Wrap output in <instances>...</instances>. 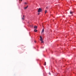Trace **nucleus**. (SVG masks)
Listing matches in <instances>:
<instances>
[{
  "label": "nucleus",
  "instance_id": "1",
  "mask_svg": "<svg viewBox=\"0 0 76 76\" xmlns=\"http://www.w3.org/2000/svg\"><path fill=\"white\" fill-rule=\"evenodd\" d=\"M42 9L41 8H39V9H38V12H39V13L40 12H41L42 11Z\"/></svg>",
  "mask_w": 76,
  "mask_h": 76
},
{
  "label": "nucleus",
  "instance_id": "2",
  "mask_svg": "<svg viewBox=\"0 0 76 76\" xmlns=\"http://www.w3.org/2000/svg\"><path fill=\"white\" fill-rule=\"evenodd\" d=\"M42 34H44V29L43 28L42 31Z\"/></svg>",
  "mask_w": 76,
  "mask_h": 76
},
{
  "label": "nucleus",
  "instance_id": "3",
  "mask_svg": "<svg viewBox=\"0 0 76 76\" xmlns=\"http://www.w3.org/2000/svg\"><path fill=\"white\" fill-rule=\"evenodd\" d=\"M23 18H22V20H24L25 19V15H23Z\"/></svg>",
  "mask_w": 76,
  "mask_h": 76
},
{
  "label": "nucleus",
  "instance_id": "4",
  "mask_svg": "<svg viewBox=\"0 0 76 76\" xmlns=\"http://www.w3.org/2000/svg\"><path fill=\"white\" fill-rule=\"evenodd\" d=\"M40 40L42 41V37L41 36H40Z\"/></svg>",
  "mask_w": 76,
  "mask_h": 76
},
{
  "label": "nucleus",
  "instance_id": "5",
  "mask_svg": "<svg viewBox=\"0 0 76 76\" xmlns=\"http://www.w3.org/2000/svg\"><path fill=\"white\" fill-rule=\"evenodd\" d=\"M34 29H37V26H35L34 27Z\"/></svg>",
  "mask_w": 76,
  "mask_h": 76
},
{
  "label": "nucleus",
  "instance_id": "6",
  "mask_svg": "<svg viewBox=\"0 0 76 76\" xmlns=\"http://www.w3.org/2000/svg\"><path fill=\"white\" fill-rule=\"evenodd\" d=\"M28 7V6H27L26 7H24V9H26Z\"/></svg>",
  "mask_w": 76,
  "mask_h": 76
},
{
  "label": "nucleus",
  "instance_id": "7",
  "mask_svg": "<svg viewBox=\"0 0 76 76\" xmlns=\"http://www.w3.org/2000/svg\"><path fill=\"white\" fill-rule=\"evenodd\" d=\"M73 12L72 11L70 12V14H73Z\"/></svg>",
  "mask_w": 76,
  "mask_h": 76
},
{
  "label": "nucleus",
  "instance_id": "8",
  "mask_svg": "<svg viewBox=\"0 0 76 76\" xmlns=\"http://www.w3.org/2000/svg\"><path fill=\"white\" fill-rule=\"evenodd\" d=\"M34 32H37V29H35L34 30Z\"/></svg>",
  "mask_w": 76,
  "mask_h": 76
},
{
  "label": "nucleus",
  "instance_id": "9",
  "mask_svg": "<svg viewBox=\"0 0 76 76\" xmlns=\"http://www.w3.org/2000/svg\"><path fill=\"white\" fill-rule=\"evenodd\" d=\"M41 43H44V41H42V40L41 41Z\"/></svg>",
  "mask_w": 76,
  "mask_h": 76
},
{
  "label": "nucleus",
  "instance_id": "10",
  "mask_svg": "<svg viewBox=\"0 0 76 76\" xmlns=\"http://www.w3.org/2000/svg\"><path fill=\"white\" fill-rule=\"evenodd\" d=\"M45 66H46V62H45Z\"/></svg>",
  "mask_w": 76,
  "mask_h": 76
},
{
  "label": "nucleus",
  "instance_id": "11",
  "mask_svg": "<svg viewBox=\"0 0 76 76\" xmlns=\"http://www.w3.org/2000/svg\"><path fill=\"white\" fill-rule=\"evenodd\" d=\"M24 4H27V3H26V2H25V3H24Z\"/></svg>",
  "mask_w": 76,
  "mask_h": 76
},
{
  "label": "nucleus",
  "instance_id": "12",
  "mask_svg": "<svg viewBox=\"0 0 76 76\" xmlns=\"http://www.w3.org/2000/svg\"><path fill=\"white\" fill-rule=\"evenodd\" d=\"M49 75H51V73H50V72H49Z\"/></svg>",
  "mask_w": 76,
  "mask_h": 76
},
{
  "label": "nucleus",
  "instance_id": "13",
  "mask_svg": "<svg viewBox=\"0 0 76 76\" xmlns=\"http://www.w3.org/2000/svg\"><path fill=\"white\" fill-rule=\"evenodd\" d=\"M47 10H45V13H47Z\"/></svg>",
  "mask_w": 76,
  "mask_h": 76
},
{
  "label": "nucleus",
  "instance_id": "14",
  "mask_svg": "<svg viewBox=\"0 0 76 76\" xmlns=\"http://www.w3.org/2000/svg\"><path fill=\"white\" fill-rule=\"evenodd\" d=\"M20 1H22V0H19Z\"/></svg>",
  "mask_w": 76,
  "mask_h": 76
},
{
  "label": "nucleus",
  "instance_id": "15",
  "mask_svg": "<svg viewBox=\"0 0 76 76\" xmlns=\"http://www.w3.org/2000/svg\"><path fill=\"white\" fill-rule=\"evenodd\" d=\"M34 42H35V43H36V41H34Z\"/></svg>",
  "mask_w": 76,
  "mask_h": 76
},
{
  "label": "nucleus",
  "instance_id": "16",
  "mask_svg": "<svg viewBox=\"0 0 76 76\" xmlns=\"http://www.w3.org/2000/svg\"><path fill=\"white\" fill-rule=\"evenodd\" d=\"M38 15H39V13H38Z\"/></svg>",
  "mask_w": 76,
  "mask_h": 76
},
{
  "label": "nucleus",
  "instance_id": "17",
  "mask_svg": "<svg viewBox=\"0 0 76 76\" xmlns=\"http://www.w3.org/2000/svg\"><path fill=\"white\" fill-rule=\"evenodd\" d=\"M47 8H48L47 7H46V8L47 9Z\"/></svg>",
  "mask_w": 76,
  "mask_h": 76
}]
</instances>
